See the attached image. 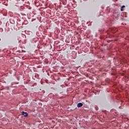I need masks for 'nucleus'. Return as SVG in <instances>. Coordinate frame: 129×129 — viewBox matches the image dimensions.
Returning a JSON list of instances; mask_svg holds the SVG:
<instances>
[{
	"label": "nucleus",
	"mask_w": 129,
	"mask_h": 129,
	"mask_svg": "<svg viewBox=\"0 0 129 129\" xmlns=\"http://www.w3.org/2000/svg\"><path fill=\"white\" fill-rule=\"evenodd\" d=\"M123 8H124V6H122L121 9V12H122V11H123V10L122 9Z\"/></svg>",
	"instance_id": "obj_3"
},
{
	"label": "nucleus",
	"mask_w": 129,
	"mask_h": 129,
	"mask_svg": "<svg viewBox=\"0 0 129 129\" xmlns=\"http://www.w3.org/2000/svg\"><path fill=\"white\" fill-rule=\"evenodd\" d=\"M77 106L78 107H82V106H83V104H82V103H79L77 104Z\"/></svg>",
	"instance_id": "obj_2"
},
{
	"label": "nucleus",
	"mask_w": 129,
	"mask_h": 129,
	"mask_svg": "<svg viewBox=\"0 0 129 129\" xmlns=\"http://www.w3.org/2000/svg\"><path fill=\"white\" fill-rule=\"evenodd\" d=\"M22 115H24V116H25V117H27V116H28V113L26 112L22 111Z\"/></svg>",
	"instance_id": "obj_1"
}]
</instances>
